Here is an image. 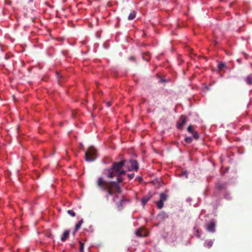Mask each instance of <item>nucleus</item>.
Instances as JSON below:
<instances>
[{"label": "nucleus", "mask_w": 252, "mask_h": 252, "mask_svg": "<svg viewBox=\"0 0 252 252\" xmlns=\"http://www.w3.org/2000/svg\"><path fill=\"white\" fill-rule=\"evenodd\" d=\"M213 245V241L212 240H209L205 242L204 245L205 247L210 248Z\"/></svg>", "instance_id": "13"}, {"label": "nucleus", "mask_w": 252, "mask_h": 252, "mask_svg": "<svg viewBox=\"0 0 252 252\" xmlns=\"http://www.w3.org/2000/svg\"><path fill=\"white\" fill-rule=\"evenodd\" d=\"M73 117H75V115L74 114H72Z\"/></svg>", "instance_id": "29"}, {"label": "nucleus", "mask_w": 252, "mask_h": 252, "mask_svg": "<svg viewBox=\"0 0 252 252\" xmlns=\"http://www.w3.org/2000/svg\"><path fill=\"white\" fill-rule=\"evenodd\" d=\"M157 208L159 209H161L163 207V202L161 201V200H159L157 203Z\"/></svg>", "instance_id": "15"}, {"label": "nucleus", "mask_w": 252, "mask_h": 252, "mask_svg": "<svg viewBox=\"0 0 252 252\" xmlns=\"http://www.w3.org/2000/svg\"><path fill=\"white\" fill-rule=\"evenodd\" d=\"M138 180H141V178L140 177H139L138 178Z\"/></svg>", "instance_id": "28"}, {"label": "nucleus", "mask_w": 252, "mask_h": 252, "mask_svg": "<svg viewBox=\"0 0 252 252\" xmlns=\"http://www.w3.org/2000/svg\"><path fill=\"white\" fill-rule=\"evenodd\" d=\"M80 244V252H84V244L81 241L79 242Z\"/></svg>", "instance_id": "20"}, {"label": "nucleus", "mask_w": 252, "mask_h": 252, "mask_svg": "<svg viewBox=\"0 0 252 252\" xmlns=\"http://www.w3.org/2000/svg\"><path fill=\"white\" fill-rule=\"evenodd\" d=\"M152 197L151 195H149L143 197L142 199V204L144 206L146 203Z\"/></svg>", "instance_id": "8"}, {"label": "nucleus", "mask_w": 252, "mask_h": 252, "mask_svg": "<svg viewBox=\"0 0 252 252\" xmlns=\"http://www.w3.org/2000/svg\"><path fill=\"white\" fill-rule=\"evenodd\" d=\"M106 105H107V106L108 107H110L111 106V102H110V101L107 102H106Z\"/></svg>", "instance_id": "24"}, {"label": "nucleus", "mask_w": 252, "mask_h": 252, "mask_svg": "<svg viewBox=\"0 0 252 252\" xmlns=\"http://www.w3.org/2000/svg\"><path fill=\"white\" fill-rule=\"evenodd\" d=\"M125 161H126V162H125V164L126 163V166L128 168V171H131L132 170H134L135 171L138 170V169L139 168V166H138V162L136 160H130L127 162L126 160H125Z\"/></svg>", "instance_id": "3"}, {"label": "nucleus", "mask_w": 252, "mask_h": 252, "mask_svg": "<svg viewBox=\"0 0 252 252\" xmlns=\"http://www.w3.org/2000/svg\"><path fill=\"white\" fill-rule=\"evenodd\" d=\"M136 16V12L134 11H132L128 15V19L129 20H133Z\"/></svg>", "instance_id": "14"}, {"label": "nucleus", "mask_w": 252, "mask_h": 252, "mask_svg": "<svg viewBox=\"0 0 252 252\" xmlns=\"http://www.w3.org/2000/svg\"><path fill=\"white\" fill-rule=\"evenodd\" d=\"M138 180H141V178L140 177H139L138 178Z\"/></svg>", "instance_id": "27"}, {"label": "nucleus", "mask_w": 252, "mask_h": 252, "mask_svg": "<svg viewBox=\"0 0 252 252\" xmlns=\"http://www.w3.org/2000/svg\"><path fill=\"white\" fill-rule=\"evenodd\" d=\"M83 222V220H81L78 221V222L76 224L75 228V231L74 233L77 231L80 227L81 225L82 224Z\"/></svg>", "instance_id": "11"}, {"label": "nucleus", "mask_w": 252, "mask_h": 252, "mask_svg": "<svg viewBox=\"0 0 252 252\" xmlns=\"http://www.w3.org/2000/svg\"><path fill=\"white\" fill-rule=\"evenodd\" d=\"M70 231L69 230H66L63 233V236L61 237V240L63 242L65 241L69 237Z\"/></svg>", "instance_id": "7"}, {"label": "nucleus", "mask_w": 252, "mask_h": 252, "mask_svg": "<svg viewBox=\"0 0 252 252\" xmlns=\"http://www.w3.org/2000/svg\"><path fill=\"white\" fill-rule=\"evenodd\" d=\"M167 199V195L164 193H161L160 194V199L159 200H161V201L164 202V201L166 200Z\"/></svg>", "instance_id": "12"}, {"label": "nucleus", "mask_w": 252, "mask_h": 252, "mask_svg": "<svg viewBox=\"0 0 252 252\" xmlns=\"http://www.w3.org/2000/svg\"><path fill=\"white\" fill-rule=\"evenodd\" d=\"M126 162L125 160H122L120 162H114L110 168L104 170V174L108 178H113L117 177V181L107 182L103 178L99 177L97 179L96 184L98 188L104 191L107 192L106 198L108 200L109 195H112L116 193H121V189L119 183L123 181L121 175L126 173L123 169V166Z\"/></svg>", "instance_id": "1"}, {"label": "nucleus", "mask_w": 252, "mask_h": 252, "mask_svg": "<svg viewBox=\"0 0 252 252\" xmlns=\"http://www.w3.org/2000/svg\"><path fill=\"white\" fill-rule=\"evenodd\" d=\"M57 77L58 78H60V77H61V76L59 73H57Z\"/></svg>", "instance_id": "26"}, {"label": "nucleus", "mask_w": 252, "mask_h": 252, "mask_svg": "<svg viewBox=\"0 0 252 252\" xmlns=\"http://www.w3.org/2000/svg\"><path fill=\"white\" fill-rule=\"evenodd\" d=\"M245 81L248 85L252 84V74H250L245 78Z\"/></svg>", "instance_id": "10"}, {"label": "nucleus", "mask_w": 252, "mask_h": 252, "mask_svg": "<svg viewBox=\"0 0 252 252\" xmlns=\"http://www.w3.org/2000/svg\"><path fill=\"white\" fill-rule=\"evenodd\" d=\"M127 176L130 179H132L134 176V174H128Z\"/></svg>", "instance_id": "23"}, {"label": "nucleus", "mask_w": 252, "mask_h": 252, "mask_svg": "<svg viewBox=\"0 0 252 252\" xmlns=\"http://www.w3.org/2000/svg\"><path fill=\"white\" fill-rule=\"evenodd\" d=\"M97 158V151L93 147L87 149L85 154V160L87 161H93Z\"/></svg>", "instance_id": "2"}, {"label": "nucleus", "mask_w": 252, "mask_h": 252, "mask_svg": "<svg viewBox=\"0 0 252 252\" xmlns=\"http://www.w3.org/2000/svg\"><path fill=\"white\" fill-rule=\"evenodd\" d=\"M143 59L144 60L146 61H148L150 60L151 56L149 52H145L144 53H143L142 55Z\"/></svg>", "instance_id": "9"}, {"label": "nucleus", "mask_w": 252, "mask_h": 252, "mask_svg": "<svg viewBox=\"0 0 252 252\" xmlns=\"http://www.w3.org/2000/svg\"><path fill=\"white\" fill-rule=\"evenodd\" d=\"M129 59L130 60H135V58H134V57L131 56V57H129Z\"/></svg>", "instance_id": "25"}, {"label": "nucleus", "mask_w": 252, "mask_h": 252, "mask_svg": "<svg viewBox=\"0 0 252 252\" xmlns=\"http://www.w3.org/2000/svg\"><path fill=\"white\" fill-rule=\"evenodd\" d=\"M187 122V118L185 116L182 115L177 122V127L179 129H182L183 126Z\"/></svg>", "instance_id": "5"}, {"label": "nucleus", "mask_w": 252, "mask_h": 252, "mask_svg": "<svg viewBox=\"0 0 252 252\" xmlns=\"http://www.w3.org/2000/svg\"><path fill=\"white\" fill-rule=\"evenodd\" d=\"M67 212L68 215H70L72 217H75L76 215L75 213L72 210H68Z\"/></svg>", "instance_id": "21"}, {"label": "nucleus", "mask_w": 252, "mask_h": 252, "mask_svg": "<svg viewBox=\"0 0 252 252\" xmlns=\"http://www.w3.org/2000/svg\"><path fill=\"white\" fill-rule=\"evenodd\" d=\"M185 141L188 143H191L192 141V138L191 137H187L185 138Z\"/></svg>", "instance_id": "19"}, {"label": "nucleus", "mask_w": 252, "mask_h": 252, "mask_svg": "<svg viewBox=\"0 0 252 252\" xmlns=\"http://www.w3.org/2000/svg\"><path fill=\"white\" fill-rule=\"evenodd\" d=\"M135 234L138 237H143L148 235V232L146 229L142 227L137 229Z\"/></svg>", "instance_id": "4"}, {"label": "nucleus", "mask_w": 252, "mask_h": 252, "mask_svg": "<svg viewBox=\"0 0 252 252\" xmlns=\"http://www.w3.org/2000/svg\"><path fill=\"white\" fill-rule=\"evenodd\" d=\"M216 187L220 190L224 188L225 185L222 184L218 183L216 185Z\"/></svg>", "instance_id": "17"}, {"label": "nucleus", "mask_w": 252, "mask_h": 252, "mask_svg": "<svg viewBox=\"0 0 252 252\" xmlns=\"http://www.w3.org/2000/svg\"><path fill=\"white\" fill-rule=\"evenodd\" d=\"M226 64L224 63H220L219 64H218V69L219 70H222L223 68L226 67Z\"/></svg>", "instance_id": "16"}, {"label": "nucleus", "mask_w": 252, "mask_h": 252, "mask_svg": "<svg viewBox=\"0 0 252 252\" xmlns=\"http://www.w3.org/2000/svg\"><path fill=\"white\" fill-rule=\"evenodd\" d=\"M215 223L213 221H212L206 225V228L208 231L214 232L215 231Z\"/></svg>", "instance_id": "6"}, {"label": "nucleus", "mask_w": 252, "mask_h": 252, "mask_svg": "<svg viewBox=\"0 0 252 252\" xmlns=\"http://www.w3.org/2000/svg\"><path fill=\"white\" fill-rule=\"evenodd\" d=\"M191 134H192V136L195 139L197 140L198 139L199 134L197 131L194 130Z\"/></svg>", "instance_id": "18"}, {"label": "nucleus", "mask_w": 252, "mask_h": 252, "mask_svg": "<svg viewBox=\"0 0 252 252\" xmlns=\"http://www.w3.org/2000/svg\"><path fill=\"white\" fill-rule=\"evenodd\" d=\"M187 130L188 132H189L190 133H191L192 132H193L194 131L193 129V126L191 125H189L188 126V127L187 128Z\"/></svg>", "instance_id": "22"}]
</instances>
